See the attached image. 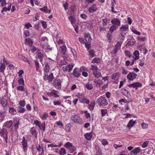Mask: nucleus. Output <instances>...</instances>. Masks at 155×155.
Instances as JSON below:
<instances>
[{"label": "nucleus", "instance_id": "nucleus-1", "mask_svg": "<svg viewBox=\"0 0 155 155\" xmlns=\"http://www.w3.org/2000/svg\"><path fill=\"white\" fill-rule=\"evenodd\" d=\"M97 103L101 107H103L108 104V101L105 97L102 96L97 98Z\"/></svg>", "mask_w": 155, "mask_h": 155}, {"label": "nucleus", "instance_id": "nucleus-2", "mask_svg": "<svg viewBox=\"0 0 155 155\" xmlns=\"http://www.w3.org/2000/svg\"><path fill=\"white\" fill-rule=\"evenodd\" d=\"M8 130L6 128H2L0 130V136L5 140L6 143H8Z\"/></svg>", "mask_w": 155, "mask_h": 155}, {"label": "nucleus", "instance_id": "nucleus-3", "mask_svg": "<svg viewBox=\"0 0 155 155\" xmlns=\"http://www.w3.org/2000/svg\"><path fill=\"white\" fill-rule=\"evenodd\" d=\"M62 81L58 78H56L54 79L53 82V86L58 89H60L61 87Z\"/></svg>", "mask_w": 155, "mask_h": 155}, {"label": "nucleus", "instance_id": "nucleus-4", "mask_svg": "<svg viewBox=\"0 0 155 155\" xmlns=\"http://www.w3.org/2000/svg\"><path fill=\"white\" fill-rule=\"evenodd\" d=\"M72 121L74 123L78 124H82L83 123L82 119L77 114L72 115L71 117Z\"/></svg>", "mask_w": 155, "mask_h": 155}, {"label": "nucleus", "instance_id": "nucleus-5", "mask_svg": "<svg viewBox=\"0 0 155 155\" xmlns=\"http://www.w3.org/2000/svg\"><path fill=\"white\" fill-rule=\"evenodd\" d=\"M36 151L34 153L35 155H42L44 152V149L42 145L38 144L36 146Z\"/></svg>", "mask_w": 155, "mask_h": 155}, {"label": "nucleus", "instance_id": "nucleus-6", "mask_svg": "<svg viewBox=\"0 0 155 155\" xmlns=\"http://www.w3.org/2000/svg\"><path fill=\"white\" fill-rule=\"evenodd\" d=\"M20 119L19 117H15L13 118V125L15 130L17 132L19 128V125L20 124L19 123Z\"/></svg>", "mask_w": 155, "mask_h": 155}, {"label": "nucleus", "instance_id": "nucleus-7", "mask_svg": "<svg viewBox=\"0 0 155 155\" xmlns=\"http://www.w3.org/2000/svg\"><path fill=\"white\" fill-rule=\"evenodd\" d=\"M34 124L38 126L40 129L42 130L43 131H45V122L43 121L42 124L40 123V122L38 120H35L34 121Z\"/></svg>", "mask_w": 155, "mask_h": 155}, {"label": "nucleus", "instance_id": "nucleus-8", "mask_svg": "<svg viewBox=\"0 0 155 155\" xmlns=\"http://www.w3.org/2000/svg\"><path fill=\"white\" fill-rule=\"evenodd\" d=\"M43 78L45 81H48L49 82H51L54 78L52 73H51L48 75L47 74L44 73Z\"/></svg>", "mask_w": 155, "mask_h": 155}, {"label": "nucleus", "instance_id": "nucleus-9", "mask_svg": "<svg viewBox=\"0 0 155 155\" xmlns=\"http://www.w3.org/2000/svg\"><path fill=\"white\" fill-rule=\"evenodd\" d=\"M21 143L24 152L25 153L27 150L28 143L27 140H26L24 136L22 137Z\"/></svg>", "mask_w": 155, "mask_h": 155}, {"label": "nucleus", "instance_id": "nucleus-10", "mask_svg": "<svg viewBox=\"0 0 155 155\" xmlns=\"http://www.w3.org/2000/svg\"><path fill=\"white\" fill-rule=\"evenodd\" d=\"M74 65V64H71L63 66L62 68V70L64 72H69L72 70Z\"/></svg>", "mask_w": 155, "mask_h": 155}, {"label": "nucleus", "instance_id": "nucleus-11", "mask_svg": "<svg viewBox=\"0 0 155 155\" xmlns=\"http://www.w3.org/2000/svg\"><path fill=\"white\" fill-rule=\"evenodd\" d=\"M137 75L133 72H130L127 75V79L130 81H132L134 80L136 78Z\"/></svg>", "mask_w": 155, "mask_h": 155}, {"label": "nucleus", "instance_id": "nucleus-12", "mask_svg": "<svg viewBox=\"0 0 155 155\" xmlns=\"http://www.w3.org/2000/svg\"><path fill=\"white\" fill-rule=\"evenodd\" d=\"M127 43L126 45V46H132L135 44L136 41L133 37H130L128 39Z\"/></svg>", "mask_w": 155, "mask_h": 155}, {"label": "nucleus", "instance_id": "nucleus-13", "mask_svg": "<svg viewBox=\"0 0 155 155\" xmlns=\"http://www.w3.org/2000/svg\"><path fill=\"white\" fill-rule=\"evenodd\" d=\"M111 22L113 25H115L116 26H119L120 25V21L117 18H113L111 21Z\"/></svg>", "mask_w": 155, "mask_h": 155}, {"label": "nucleus", "instance_id": "nucleus-14", "mask_svg": "<svg viewBox=\"0 0 155 155\" xmlns=\"http://www.w3.org/2000/svg\"><path fill=\"white\" fill-rule=\"evenodd\" d=\"M67 49V48L65 45H63V46H61L59 48V50L61 53L63 55H64V56H67V54H66Z\"/></svg>", "mask_w": 155, "mask_h": 155}, {"label": "nucleus", "instance_id": "nucleus-15", "mask_svg": "<svg viewBox=\"0 0 155 155\" xmlns=\"http://www.w3.org/2000/svg\"><path fill=\"white\" fill-rule=\"evenodd\" d=\"M122 43V42H117V44L115 45L113 51L114 54H116L118 50L120 48Z\"/></svg>", "mask_w": 155, "mask_h": 155}, {"label": "nucleus", "instance_id": "nucleus-16", "mask_svg": "<svg viewBox=\"0 0 155 155\" xmlns=\"http://www.w3.org/2000/svg\"><path fill=\"white\" fill-rule=\"evenodd\" d=\"M142 86V84L141 83L138 82L130 84L128 85V87H133L134 88H135L136 89H137L138 87H141Z\"/></svg>", "mask_w": 155, "mask_h": 155}, {"label": "nucleus", "instance_id": "nucleus-17", "mask_svg": "<svg viewBox=\"0 0 155 155\" xmlns=\"http://www.w3.org/2000/svg\"><path fill=\"white\" fill-rule=\"evenodd\" d=\"M80 71L77 68H75L73 71V75L76 78L79 77L81 75Z\"/></svg>", "mask_w": 155, "mask_h": 155}, {"label": "nucleus", "instance_id": "nucleus-18", "mask_svg": "<svg viewBox=\"0 0 155 155\" xmlns=\"http://www.w3.org/2000/svg\"><path fill=\"white\" fill-rule=\"evenodd\" d=\"M97 10V7L96 4H94L92 5L88 9V12L90 13H92L96 11Z\"/></svg>", "mask_w": 155, "mask_h": 155}, {"label": "nucleus", "instance_id": "nucleus-19", "mask_svg": "<svg viewBox=\"0 0 155 155\" xmlns=\"http://www.w3.org/2000/svg\"><path fill=\"white\" fill-rule=\"evenodd\" d=\"M63 58V59L61 60L60 62L59 65V66H61L64 65H66L67 64V56H62Z\"/></svg>", "mask_w": 155, "mask_h": 155}, {"label": "nucleus", "instance_id": "nucleus-20", "mask_svg": "<svg viewBox=\"0 0 155 155\" xmlns=\"http://www.w3.org/2000/svg\"><path fill=\"white\" fill-rule=\"evenodd\" d=\"M128 25L127 24L123 25L120 28V32L124 33L128 29Z\"/></svg>", "mask_w": 155, "mask_h": 155}, {"label": "nucleus", "instance_id": "nucleus-21", "mask_svg": "<svg viewBox=\"0 0 155 155\" xmlns=\"http://www.w3.org/2000/svg\"><path fill=\"white\" fill-rule=\"evenodd\" d=\"M12 121L10 120L5 122L3 125V127H5L8 128H9L12 126Z\"/></svg>", "mask_w": 155, "mask_h": 155}, {"label": "nucleus", "instance_id": "nucleus-22", "mask_svg": "<svg viewBox=\"0 0 155 155\" xmlns=\"http://www.w3.org/2000/svg\"><path fill=\"white\" fill-rule=\"evenodd\" d=\"M120 76V74L119 72H117L112 74L111 77L112 80L118 81Z\"/></svg>", "mask_w": 155, "mask_h": 155}, {"label": "nucleus", "instance_id": "nucleus-23", "mask_svg": "<svg viewBox=\"0 0 155 155\" xmlns=\"http://www.w3.org/2000/svg\"><path fill=\"white\" fill-rule=\"evenodd\" d=\"M50 46L48 45V43H47L46 45L43 46V48L44 49L45 51L46 52H49L52 51V48L50 47Z\"/></svg>", "mask_w": 155, "mask_h": 155}, {"label": "nucleus", "instance_id": "nucleus-24", "mask_svg": "<svg viewBox=\"0 0 155 155\" xmlns=\"http://www.w3.org/2000/svg\"><path fill=\"white\" fill-rule=\"evenodd\" d=\"M39 10L45 13L48 14H50L51 11V9H48V7L47 6H45L43 7L40 8Z\"/></svg>", "mask_w": 155, "mask_h": 155}, {"label": "nucleus", "instance_id": "nucleus-25", "mask_svg": "<svg viewBox=\"0 0 155 155\" xmlns=\"http://www.w3.org/2000/svg\"><path fill=\"white\" fill-rule=\"evenodd\" d=\"M25 44L29 46H31L33 44V41L30 38H26L25 39Z\"/></svg>", "mask_w": 155, "mask_h": 155}, {"label": "nucleus", "instance_id": "nucleus-26", "mask_svg": "<svg viewBox=\"0 0 155 155\" xmlns=\"http://www.w3.org/2000/svg\"><path fill=\"white\" fill-rule=\"evenodd\" d=\"M48 117V113L46 112H45L40 116V118L42 120H45Z\"/></svg>", "mask_w": 155, "mask_h": 155}, {"label": "nucleus", "instance_id": "nucleus-27", "mask_svg": "<svg viewBox=\"0 0 155 155\" xmlns=\"http://www.w3.org/2000/svg\"><path fill=\"white\" fill-rule=\"evenodd\" d=\"M136 123L135 120H134L133 119H131L129 120L127 124V127L128 128H131Z\"/></svg>", "mask_w": 155, "mask_h": 155}, {"label": "nucleus", "instance_id": "nucleus-28", "mask_svg": "<svg viewBox=\"0 0 155 155\" xmlns=\"http://www.w3.org/2000/svg\"><path fill=\"white\" fill-rule=\"evenodd\" d=\"M31 134L34 136L35 137L37 138L38 133L34 127H32L30 130Z\"/></svg>", "mask_w": 155, "mask_h": 155}, {"label": "nucleus", "instance_id": "nucleus-29", "mask_svg": "<svg viewBox=\"0 0 155 155\" xmlns=\"http://www.w3.org/2000/svg\"><path fill=\"white\" fill-rule=\"evenodd\" d=\"M62 102L63 101H61V100H58L53 101V103L54 105L64 107L63 105L62 104Z\"/></svg>", "mask_w": 155, "mask_h": 155}, {"label": "nucleus", "instance_id": "nucleus-30", "mask_svg": "<svg viewBox=\"0 0 155 155\" xmlns=\"http://www.w3.org/2000/svg\"><path fill=\"white\" fill-rule=\"evenodd\" d=\"M121 93L126 97H128L130 93L125 88L121 89L120 90Z\"/></svg>", "mask_w": 155, "mask_h": 155}, {"label": "nucleus", "instance_id": "nucleus-31", "mask_svg": "<svg viewBox=\"0 0 155 155\" xmlns=\"http://www.w3.org/2000/svg\"><path fill=\"white\" fill-rule=\"evenodd\" d=\"M85 40L87 43H90L91 42V38L89 34H85Z\"/></svg>", "mask_w": 155, "mask_h": 155}, {"label": "nucleus", "instance_id": "nucleus-32", "mask_svg": "<svg viewBox=\"0 0 155 155\" xmlns=\"http://www.w3.org/2000/svg\"><path fill=\"white\" fill-rule=\"evenodd\" d=\"M102 25L104 26L107 25L108 24L110 23L109 20L107 18H105L102 20Z\"/></svg>", "mask_w": 155, "mask_h": 155}, {"label": "nucleus", "instance_id": "nucleus-33", "mask_svg": "<svg viewBox=\"0 0 155 155\" xmlns=\"http://www.w3.org/2000/svg\"><path fill=\"white\" fill-rule=\"evenodd\" d=\"M125 35L126 34L125 33L120 32V35L119 36V39L120 40V42H122V43H123L125 38Z\"/></svg>", "mask_w": 155, "mask_h": 155}, {"label": "nucleus", "instance_id": "nucleus-34", "mask_svg": "<svg viewBox=\"0 0 155 155\" xmlns=\"http://www.w3.org/2000/svg\"><path fill=\"white\" fill-rule=\"evenodd\" d=\"M84 136L86 140H90L92 137V134L91 132L89 133H87L84 135Z\"/></svg>", "mask_w": 155, "mask_h": 155}, {"label": "nucleus", "instance_id": "nucleus-35", "mask_svg": "<svg viewBox=\"0 0 155 155\" xmlns=\"http://www.w3.org/2000/svg\"><path fill=\"white\" fill-rule=\"evenodd\" d=\"M45 68H44V71L46 72L45 73L47 74V73L49 72L50 67L48 62H45Z\"/></svg>", "mask_w": 155, "mask_h": 155}, {"label": "nucleus", "instance_id": "nucleus-36", "mask_svg": "<svg viewBox=\"0 0 155 155\" xmlns=\"http://www.w3.org/2000/svg\"><path fill=\"white\" fill-rule=\"evenodd\" d=\"M140 151V149L139 147H137L134 149L131 152L134 155H136Z\"/></svg>", "mask_w": 155, "mask_h": 155}, {"label": "nucleus", "instance_id": "nucleus-37", "mask_svg": "<svg viewBox=\"0 0 155 155\" xmlns=\"http://www.w3.org/2000/svg\"><path fill=\"white\" fill-rule=\"evenodd\" d=\"M80 102L81 103H85L87 104L90 103L89 100L87 98H85L84 97H83V98L81 101H80Z\"/></svg>", "mask_w": 155, "mask_h": 155}, {"label": "nucleus", "instance_id": "nucleus-38", "mask_svg": "<svg viewBox=\"0 0 155 155\" xmlns=\"http://www.w3.org/2000/svg\"><path fill=\"white\" fill-rule=\"evenodd\" d=\"M24 85H21L17 87V90L18 91H23L27 93V90L24 89Z\"/></svg>", "mask_w": 155, "mask_h": 155}, {"label": "nucleus", "instance_id": "nucleus-39", "mask_svg": "<svg viewBox=\"0 0 155 155\" xmlns=\"http://www.w3.org/2000/svg\"><path fill=\"white\" fill-rule=\"evenodd\" d=\"M9 112L11 115H12L16 114L17 113L16 110L12 107L10 108H9Z\"/></svg>", "mask_w": 155, "mask_h": 155}, {"label": "nucleus", "instance_id": "nucleus-40", "mask_svg": "<svg viewBox=\"0 0 155 155\" xmlns=\"http://www.w3.org/2000/svg\"><path fill=\"white\" fill-rule=\"evenodd\" d=\"M88 108L91 111L93 110L95 106V103H94L93 101L91 102L90 104H88Z\"/></svg>", "mask_w": 155, "mask_h": 155}, {"label": "nucleus", "instance_id": "nucleus-41", "mask_svg": "<svg viewBox=\"0 0 155 155\" xmlns=\"http://www.w3.org/2000/svg\"><path fill=\"white\" fill-rule=\"evenodd\" d=\"M93 74L94 76V77L97 78H98L100 77H101V73L98 71H96V72H95L93 73Z\"/></svg>", "mask_w": 155, "mask_h": 155}, {"label": "nucleus", "instance_id": "nucleus-42", "mask_svg": "<svg viewBox=\"0 0 155 155\" xmlns=\"http://www.w3.org/2000/svg\"><path fill=\"white\" fill-rule=\"evenodd\" d=\"M11 5L10 4L7 8L6 7H4L1 11V13L3 14H4V13L3 12H6L7 11H10L11 9Z\"/></svg>", "mask_w": 155, "mask_h": 155}, {"label": "nucleus", "instance_id": "nucleus-43", "mask_svg": "<svg viewBox=\"0 0 155 155\" xmlns=\"http://www.w3.org/2000/svg\"><path fill=\"white\" fill-rule=\"evenodd\" d=\"M0 102L3 107H6L8 105V102L6 100L1 99Z\"/></svg>", "mask_w": 155, "mask_h": 155}, {"label": "nucleus", "instance_id": "nucleus-44", "mask_svg": "<svg viewBox=\"0 0 155 155\" xmlns=\"http://www.w3.org/2000/svg\"><path fill=\"white\" fill-rule=\"evenodd\" d=\"M38 58L39 59L40 62H42L43 58V55L41 52H39L37 54Z\"/></svg>", "mask_w": 155, "mask_h": 155}, {"label": "nucleus", "instance_id": "nucleus-45", "mask_svg": "<svg viewBox=\"0 0 155 155\" xmlns=\"http://www.w3.org/2000/svg\"><path fill=\"white\" fill-rule=\"evenodd\" d=\"M89 52V55H90L92 58L95 56V51L94 50H88Z\"/></svg>", "mask_w": 155, "mask_h": 155}, {"label": "nucleus", "instance_id": "nucleus-46", "mask_svg": "<svg viewBox=\"0 0 155 155\" xmlns=\"http://www.w3.org/2000/svg\"><path fill=\"white\" fill-rule=\"evenodd\" d=\"M94 82L97 87H100L103 84L102 81L100 79L98 80L97 81H94Z\"/></svg>", "mask_w": 155, "mask_h": 155}, {"label": "nucleus", "instance_id": "nucleus-47", "mask_svg": "<svg viewBox=\"0 0 155 155\" xmlns=\"http://www.w3.org/2000/svg\"><path fill=\"white\" fill-rule=\"evenodd\" d=\"M117 28V27L115 25H113L111 26L109 28V31L111 33H112Z\"/></svg>", "mask_w": 155, "mask_h": 155}, {"label": "nucleus", "instance_id": "nucleus-48", "mask_svg": "<svg viewBox=\"0 0 155 155\" xmlns=\"http://www.w3.org/2000/svg\"><path fill=\"white\" fill-rule=\"evenodd\" d=\"M139 53L137 50H136L133 53V56H135L134 58L137 60L139 58Z\"/></svg>", "mask_w": 155, "mask_h": 155}, {"label": "nucleus", "instance_id": "nucleus-49", "mask_svg": "<svg viewBox=\"0 0 155 155\" xmlns=\"http://www.w3.org/2000/svg\"><path fill=\"white\" fill-rule=\"evenodd\" d=\"M17 110L18 113H23L25 112V110L24 108L20 106H18Z\"/></svg>", "mask_w": 155, "mask_h": 155}, {"label": "nucleus", "instance_id": "nucleus-50", "mask_svg": "<svg viewBox=\"0 0 155 155\" xmlns=\"http://www.w3.org/2000/svg\"><path fill=\"white\" fill-rule=\"evenodd\" d=\"M51 93L54 94V97L55 98H57L59 97V95L58 94L59 93V92L58 91L52 90Z\"/></svg>", "mask_w": 155, "mask_h": 155}, {"label": "nucleus", "instance_id": "nucleus-51", "mask_svg": "<svg viewBox=\"0 0 155 155\" xmlns=\"http://www.w3.org/2000/svg\"><path fill=\"white\" fill-rule=\"evenodd\" d=\"M85 87L88 90H91L93 88V84L90 83L86 84L85 85Z\"/></svg>", "mask_w": 155, "mask_h": 155}, {"label": "nucleus", "instance_id": "nucleus-52", "mask_svg": "<svg viewBox=\"0 0 155 155\" xmlns=\"http://www.w3.org/2000/svg\"><path fill=\"white\" fill-rule=\"evenodd\" d=\"M101 60L99 58L95 57L92 60L91 63H99L100 62Z\"/></svg>", "mask_w": 155, "mask_h": 155}, {"label": "nucleus", "instance_id": "nucleus-53", "mask_svg": "<svg viewBox=\"0 0 155 155\" xmlns=\"http://www.w3.org/2000/svg\"><path fill=\"white\" fill-rule=\"evenodd\" d=\"M18 81L19 85H24V81L22 78H20L18 79Z\"/></svg>", "mask_w": 155, "mask_h": 155}, {"label": "nucleus", "instance_id": "nucleus-54", "mask_svg": "<svg viewBox=\"0 0 155 155\" xmlns=\"http://www.w3.org/2000/svg\"><path fill=\"white\" fill-rule=\"evenodd\" d=\"M69 21H70L71 24L73 25V24L75 22V20L74 17L72 16H69L68 18Z\"/></svg>", "mask_w": 155, "mask_h": 155}, {"label": "nucleus", "instance_id": "nucleus-55", "mask_svg": "<svg viewBox=\"0 0 155 155\" xmlns=\"http://www.w3.org/2000/svg\"><path fill=\"white\" fill-rule=\"evenodd\" d=\"M34 61L35 63L36 71H39V64L37 60H35Z\"/></svg>", "mask_w": 155, "mask_h": 155}, {"label": "nucleus", "instance_id": "nucleus-56", "mask_svg": "<svg viewBox=\"0 0 155 155\" xmlns=\"http://www.w3.org/2000/svg\"><path fill=\"white\" fill-rule=\"evenodd\" d=\"M90 69L92 71L93 73L97 71L98 68L96 66L92 65L91 66Z\"/></svg>", "mask_w": 155, "mask_h": 155}, {"label": "nucleus", "instance_id": "nucleus-57", "mask_svg": "<svg viewBox=\"0 0 155 155\" xmlns=\"http://www.w3.org/2000/svg\"><path fill=\"white\" fill-rule=\"evenodd\" d=\"M18 58L21 60H22L23 61L26 62V61H28V59L25 57L21 55H19L18 56Z\"/></svg>", "mask_w": 155, "mask_h": 155}, {"label": "nucleus", "instance_id": "nucleus-58", "mask_svg": "<svg viewBox=\"0 0 155 155\" xmlns=\"http://www.w3.org/2000/svg\"><path fill=\"white\" fill-rule=\"evenodd\" d=\"M5 63H2L0 66V72L2 73L3 72L5 69Z\"/></svg>", "mask_w": 155, "mask_h": 155}, {"label": "nucleus", "instance_id": "nucleus-59", "mask_svg": "<svg viewBox=\"0 0 155 155\" xmlns=\"http://www.w3.org/2000/svg\"><path fill=\"white\" fill-rule=\"evenodd\" d=\"M76 96L79 99V101L81 100L84 97V94L82 93H78L76 95Z\"/></svg>", "mask_w": 155, "mask_h": 155}, {"label": "nucleus", "instance_id": "nucleus-60", "mask_svg": "<svg viewBox=\"0 0 155 155\" xmlns=\"http://www.w3.org/2000/svg\"><path fill=\"white\" fill-rule=\"evenodd\" d=\"M61 146V144H59L58 145L54 144L53 143H51V144H49L48 145V147H60Z\"/></svg>", "mask_w": 155, "mask_h": 155}, {"label": "nucleus", "instance_id": "nucleus-61", "mask_svg": "<svg viewBox=\"0 0 155 155\" xmlns=\"http://www.w3.org/2000/svg\"><path fill=\"white\" fill-rule=\"evenodd\" d=\"M128 71L124 67L122 68L121 72L124 75H126L127 74Z\"/></svg>", "mask_w": 155, "mask_h": 155}, {"label": "nucleus", "instance_id": "nucleus-62", "mask_svg": "<svg viewBox=\"0 0 155 155\" xmlns=\"http://www.w3.org/2000/svg\"><path fill=\"white\" fill-rule=\"evenodd\" d=\"M5 119V114L0 112V123L2 122Z\"/></svg>", "mask_w": 155, "mask_h": 155}, {"label": "nucleus", "instance_id": "nucleus-63", "mask_svg": "<svg viewBox=\"0 0 155 155\" xmlns=\"http://www.w3.org/2000/svg\"><path fill=\"white\" fill-rule=\"evenodd\" d=\"M145 58H143L142 60H140V62L139 64V66L141 67H143L144 64V60Z\"/></svg>", "mask_w": 155, "mask_h": 155}, {"label": "nucleus", "instance_id": "nucleus-64", "mask_svg": "<svg viewBox=\"0 0 155 155\" xmlns=\"http://www.w3.org/2000/svg\"><path fill=\"white\" fill-rule=\"evenodd\" d=\"M101 115L102 116L104 117L107 113V110L106 109H102L101 110Z\"/></svg>", "mask_w": 155, "mask_h": 155}]
</instances>
